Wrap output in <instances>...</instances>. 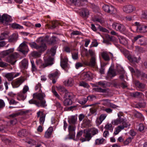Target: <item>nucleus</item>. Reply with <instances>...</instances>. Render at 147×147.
<instances>
[{
	"instance_id": "obj_5",
	"label": "nucleus",
	"mask_w": 147,
	"mask_h": 147,
	"mask_svg": "<svg viewBox=\"0 0 147 147\" xmlns=\"http://www.w3.org/2000/svg\"><path fill=\"white\" fill-rule=\"evenodd\" d=\"M135 25L137 27V31L141 33L147 32V26L140 24L139 22H136L135 23Z\"/></svg>"
},
{
	"instance_id": "obj_21",
	"label": "nucleus",
	"mask_w": 147,
	"mask_h": 147,
	"mask_svg": "<svg viewBox=\"0 0 147 147\" xmlns=\"http://www.w3.org/2000/svg\"><path fill=\"white\" fill-rule=\"evenodd\" d=\"M47 49V47L46 44L44 43H42L40 45H38L37 50L39 53H41L44 52Z\"/></svg>"
},
{
	"instance_id": "obj_34",
	"label": "nucleus",
	"mask_w": 147,
	"mask_h": 147,
	"mask_svg": "<svg viewBox=\"0 0 147 147\" xmlns=\"http://www.w3.org/2000/svg\"><path fill=\"white\" fill-rule=\"evenodd\" d=\"M25 113V112L24 111H20L17 113H13L10 115V117H16L17 116L22 115Z\"/></svg>"
},
{
	"instance_id": "obj_52",
	"label": "nucleus",
	"mask_w": 147,
	"mask_h": 147,
	"mask_svg": "<svg viewBox=\"0 0 147 147\" xmlns=\"http://www.w3.org/2000/svg\"><path fill=\"white\" fill-rule=\"evenodd\" d=\"M31 63L32 70V71H36L37 70V68L35 65L34 62L33 60H31Z\"/></svg>"
},
{
	"instance_id": "obj_38",
	"label": "nucleus",
	"mask_w": 147,
	"mask_h": 147,
	"mask_svg": "<svg viewBox=\"0 0 147 147\" xmlns=\"http://www.w3.org/2000/svg\"><path fill=\"white\" fill-rule=\"evenodd\" d=\"M91 122L89 120L86 119L83 121V124L85 127H89L91 125Z\"/></svg>"
},
{
	"instance_id": "obj_49",
	"label": "nucleus",
	"mask_w": 147,
	"mask_h": 147,
	"mask_svg": "<svg viewBox=\"0 0 147 147\" xmlns=\"http://www.w3.org/2000/svg\"><path fill=\"white\" fill-rule=\"evenodd\" d=\"M110 5H104L102 7L103 9L105 12L108 13L110 8Z\"/></svg>"
},
{
	"instance_id": "obj_18",
	"label": "nucleus",
	"mask_w": 147,
	"mask_h": 147,
	"mask_svg": "<svg viewBox=\"0 0 147 147\" xmlns=\"http://www.w3.org/2000/svg\"><path fill=\"white\" fill-rule=\"evenodd\" d=\"M53 129L52 127H49L45 133L44 137L46 138H49L51 137Z\"/></svg>"
},
{
	"instance_id": "obj_10",
	"label": "nucleus",
	"mask_w": 147,
	"mask_h": 147,
	"mask_svg": "<svg viewBox=\"0 0 147 147\" xmlns=\"http://www.w3.org/2000/svg\"><path fill=\"white\" fill-rule=\"evenodd\" d=\"M38 117H40L39 119V123L40 124L43 125L46 117V115L43 112L40 111H38L37 113Z\"/></svg>"
},
{
	"instance_id": "obj_50",
	"label": "nucleus",
	"mask_w": 147,
	"mask_h": 147,
	"mask_svg": "<svg viewBox=\"0 0 147 147\" xmlns=\"http://www.w3.org/2000/svg\"><path fill=\"white\" fill-rule=\"evenodd\" d=\"M64 50L66 52L70 53L72 51V49L71 47L66 46L64 47Z\"/></svg>"
},
{
	"instance_id": "obj_53",
	"label": "nucleus",
	"mask_w": 147,
	"mask_h": 147,
	"mask_svg": "<svg viewBox=\"0 0 147 147\" xmlns=\"http://www.w3.org/2000/svg\"><path fill=\"white\" fill-rule=\"evenodd\" d=\"M56 48L55 47L52 48L50 50V54L52 56L54 55L56 53Z\"/></svg>"
},
{
	"instance_id": "obj_60",
	"label": "nucleus",
	"mask_w": 147,
	"mask_h": 147,
	"mask_svg": "<svg viewBox=\"0 0 147 147\" xmlns=\"http://www.w3.org/2000/svg\"><path fill=\"white\" fill-rule=\"evenodd\" d=\"M88 52L89 55L92 57H96V56L95 54V52L94 51H93L91 49L89 50H88Z\"/></svg>"
},
{
	"instance_id": "obj_46",
	"label": "nucleus",
	"mask_w": 147,
	"mask_h": 147,
	"mask_svg": "<svg viewBox=\"0 0 147 147\" xmlns=\"http://www.w3.org/2000/svg\"><path fill=\"white\" fill-rule=\"evenodd\" d=\"M26 131L25 129L22 130L18 132V135L19 136L22 137L26 135Z\"/></svg>"
},
{
	"instance_id": "obj_12",
	"label": "nucleus",
	"mask_w": 147,
	"mask_h": 147,
	"mask_svg": "<svg viewBox=\"0 0 147 147\" xmlns=\"http://www.w3.org/2000/svg\"><path fill=\"white\" fill-rule=\"evenodd\" d=\"M74 95H72V94H68L67 97L64 100L63 104L65 106H69L71 105L72 103V101L71 98H73L75 97Z\"/></svg>"
},
{
	"instance_id": "obj_61",
	"label": "nucleus",
	"mask_w": 147,
	"mask_h": 147,
	"mask_svg": "<svg viewBox=\"0 0 147 147\" xmlns=\"http://www.w3.org/2000/svg\"><path fill=\"white\" fill-rule=\"evenodd\" d=\"M55 105L58 108H59L60 109H62L63 108L61 104L58 101H56L55 102Z\"/></svg>"
},
{
	"instance_id": "obj_36",
	"label": "nucleus",
	"mask_w": 147,
	"mask_h": 147,
	"mask_svg": "<svg viewBox=\"0 0 147 147\" xmlns=\"http://www.w3.org/2000/svg\"><path fill=\"white\" fill-rule=\"evenodd\" d=\"M70 1L72 3L75 5H80V1L87 2V0H70Z\"/></svg>"
},
{
	"instance_id": "obj_31",
	"label": "nucleus",
	"mask_w": 147,
	"mask_h": 147,
	"mask_svg": "<svg viewBox=\"0 0 147 147\" xmlns=\"http://www.w3.org/2000/svg\"><path fill=\"white\" fill-rule=\"evenodd\" d=\"M108 76L111 77H113L116 75V71L114 69L110 68L108 72Z\"/></svg>"
},
{
	"instance_id": "obj_54",
	"label": "nucleus",
	"mask_w": 147,
	"mask_h": 147,
	"mask_svg": "<svg viewBox=\"0 0 147 147\" xmlns=\"http://www.w3.org/2000/svg\"><path fill=\"white\" fill-rule=\"evenodd\" d=\"M51 24H52L51 28H54L58 24V22L57 21H54L51 22Z\"/></svg>"
},
{
	"instance_id": "obj_40",
	"label": "nucleus",
	"mask_w": 147,
	"mask_h": 147,
	"mask_svg": "<svg viewBox=\"0 0 147 147\" xmlns=\"http://www.w3.org/2000/svg\"><path fill=\"white\" fill-rule=\"evenodd\" d=\"M88 130L91 133V134L92 136H94L97 134L98 132V130L95 128L89 129H88Z\"/></svg>"
},
{
	"instance_id": "obj_28",
	"label": "nucleus",
	"mask_w": 147,
	"mask_h": 147,
	"mask_svg": "<svg viewBox=\"0 0 147 147\" xmlns=\"http://www.w3.org/2000/svg\"><path fill=\"white\" fill-rule=\"evenodd\" d=\"M108 13L112 14H116L118 13V11L113 6L110 5Z\"/></svg>"
},
{
	"instance_id": "obj_51",
	"label": "nucleus",
	"mask_w": 147,
	"mask_h": 147,
	"mask_svg": "<svg viewBox=\"0 0 147 147\" xmlns=\"http://www.w3.org/2000/svg\"><path fill=\"white\" fill-rule=\"evenodd\" d=\"M133 137H129L128 138L125 140L123 143L125 145H127L129 143L131 142L132 139H133Z\"/></svg>"
},
{
	"instance_id": "obj_47",
	"label": "nucleus",
	"mask_w": 147,
	"mask_h": 147,
	"mask_svg": "<svg viewBox=\"0 0 147 147\" xmlns=\"http://www.w3.org/2000/svg\"><path fill=\"white\" fill-rule=\"evenodd\" d=\"M132 95L135 97H142L143 96V94L141 92H136L133 93Z\"/></svg>"
},
{
	"instance_id": "obj_23",
	"label": "nucleus",
	"mask_w": 147,
	"mask_h": 147,
	"mask_svg": "<svg viewBox=\"0 0 147 147\" xmlns=\"http://www.w3.org/2000/svg\"><path fill=\"white\" fill-rule=\"evenodd\" d=\"M77 118L74 116H71L68 118V121L70 124L74 125L76 123Z\"/></svg>"
},
{
	"instance_id": "obj_24",
	"label": "nucleus",
	"mask_w": 147,
	"mask_h": 147,
	"mask_svg": "<svg viewBox=\"0 0 147 147\" xmlns=\"http://www.w3.org/2000/svg\"><path fill=\"white\" fill-rule=\"evenodd\" d=\"M73 79L71 78H69L67 80L64 82V84L67 86H72L74 84Z\"/></svg>"
},
{
	"instance_id": "obj_35",
	"label": "nucleus",
	"mask_w": 147,
	"mask_h": 147,
	"mask_svg": "<svg viewBox=\"0 0 147 147\" xmlns=\"http://www.w3.org/2000/svg\"><path fill=\"white\" fill-rule=\"evenodd\" d=\"M102 104L104 105L109 107L110 100L108 99H103L101 101Z\"/></svg>"
},
{
	"instance_id": "obj_32",
	"label": "nucleus",
	"mask_w": 147,
	"mask_h": 147,
	"mask_svg": "<svg viewBox=\"0 0 147 147\" xmlns=\"http://www.w3.org/2000/svg\"><path fill=\"white\" fill-rule=\"evenodd\" d=\"M5 77L9 81H11L14 78V73H8L6 74Z\"/></svg>"
},
{
	"instance_id": "obj_43",
	"label": "nucleus",
	"mask_w": 147,
	"mask_h": 147,
	"mask_svg": "<svg viewBox=\"0 0 147 147\" xmlns=\"http://www.w3.org/2000/svg\"><path fill=\"white\" fill-rule=\"evenodd\" d=\"M11 26L13 28L20 29L23 28L22 26L16 23H13L11 24Z\"/></svg>"
},
{
	"instance_id": "obj_7",
	"label": "nucleus",
	"mask_w": 147,
	"mask_h": 147,
	"mask_svg": "<svg viewBox=\"0 0 147 147\" xmlns=\"http://www.w3.org/2000/svg\"><path fill=\"white\" fill-rule=\"evenodd\" d=\"M12 20L11 17L7 14H3L1 17V19H0V22L6 25H8Z\"/></svg>"
},
{
	"instance_id": "obj_64",
	"label": "nucleus",
	"mask_w": 147,
	"mask_h": 147,
	"mask_svg": "<svg viewBox=\"0 0 147 147\" xmlns=\"http://www.w3.org/2000/svg\"><path fill=\"white\" fill-rule=\"evenodd\" d=\"M142 17L144 18H147V11L143 12L142 15Z\"/></svg>"
},
{
	"instance_id": "obj_39",
	"label": "nucleus",
	"mask_w": 147,
	"mask_h": 147,
	"mask_svg": "<svg viewBox=\"0 0 147 147\" xmlns=\"http://www.w3.org/2000/svg\"><path fill=\"white\" fill-rule=\"evenodd\" d=\"M82 16L84 17H88L89 14V11L87 9H83L82 12Z\"/></svg>"
},
{
	"instance_id": "obj_56",
	"label": "nucleus",
	"mask_w": 147,
	"mask_h": 147,
	"mask_svg": "<svg viewBox=\"0 0 147 147\" xmlns=\"http://www.w3.org/2000/svg\"><path fill=\"white\" fill-rule=\"evenodd\" d=\"M7 63L4 62L0 58V67H6L7 66Z\"/></svg>"
},
{
	"instance_id": "obj_30",
	"label": "nucleus",
	"mask_w": 147,
	"mask_h": 147,
	"mask_svg": "<svg viewBox=\"0 0 147 147\" xmlns=\"http://www.w3.org/2000/svg\"><path fill=\"white\" fill-rule=\"evenodd\" d=\"M47 105L46 104V102L45 100L43 99L40 100V102H38L37 103V106L38 107H46Z\"/></svg>"
},
{
	"instance_id": "obj_2",
	"label": "nucleus",
	"mask_w": 147,
	"mask_h": 147,
	"mask_svg": "<svg viewBox=\"0 0 147 147\" xmlns=\"http://www.w3.org/2000/svg\"><path fill=\"white\" fill-rule=\"evenodd\" d=\"M14 51V48H11L7 50L4 51L2 52V54L3 55L6 56L9 55H10L6 59V61L8 62L11 63V64L14 65L16 61V59L18 57V54L15 52L12 54Z\"/></svg>"
},
{
	"instance_id": "obj_19",
	"label": "nucleus",
	"mask_w": 147,
	"mask_h": 147,
	"mask_svg": "<svg viewBox=\"0 0 147 147\" xmlns=\"http://www.w3.org/2000/svg\"><path fill=\"white\" fill-rule=\"evenodd\" d=\"M106 117L107 115L105 114H101L98 118H97L96 121L97 125H98L100 124Z\"/></svg>"
},
{
	"instance_id": "obj_45",
	"label": "nucleus",
	"mask_w": 147,
	"mask_h": 147,
	"mask_svg": "<svg viewBox=\"0 0 147 147\" xmlns=\"http://www.w3.org/2000/svg\"><path fill=\"white\" fill-rule=\"evenodd\" d=\"M57 90L60 92L63 93L66 92V89L63 86H59L57 87Z\"/></svg>"
},
{
	"instance_id": "obj_27",
	"label": "nucleus",
	"mask_w": 147,
	"mask_h": 147,
	"mask_svg": "<svg viewBox=\"0 0 147 147\" xmlns=\"http://www.w3.org/2000/svg\"><path fill=\"white\" fill-rule=\"evenodd\" d=\"M120 42L124 45H126L127 44V40L123 37L121 36H118Z\"/></svg>"
},
{
	"instance_id": "obj_62",
	"label": "nucleus",
	"mask_w": 147,
	"mask_h": 147,
	"mask_svg": "<svg viewBox=\"0 0 147 147\" xmlns=\"http://www.w3.org/2000/svg\"><path fill=\"white\" fill-rule=\"evenodd\" d=\"M40 53L36 51H34L32 53V55L33 56L36 57H39L40 56Z\"/></svg>"
},
{
	"instance_id": "obj_48",
	"label": "nucleus",
	"mask_w": 147,
	"mask_h": 147,
	"mask_svg": "<svg viewBox=\"0 0 147 147\" xmlns=\"http://www.w3.org/2000/svg\"><path fill=\"white\" fill-rule=\"evenodd\" d=\"M146 105L145 102L143 101L137 104L138 106L137 107L138 108H144L145 107Z\"/></svg>"
},
{
	"instance_id": "obj_26",
	"label": "nucleus",
	"mask_w": 147,
	"mask_h": 147,
	"mask_svg": "<svg viewBox=\"0 0 147 147\" xmlns=\"http://www.w3.org/2000/svg\"><path fill=\"white\" fill-rule=\"evenodd\" d=\"M94 90L96 92H100L108 93L109 92V90L108 89H102L98 87H96L95 88Z\"/></svg>"
},
{
	"instance_id": "obj_41",
	"label": "nucleus",
	"mask_w": 147,
	"mask_h": 147,
	"mask_svg": "<svg viewBox=\"0 0 147 147\" xmlns=\"http://www.w3.org/2000/svg\"><path fill=\"white\" fill-rule=\"evenodd\" d=\"M105 128L106 129L109 130L110 132H112L113 127L111 124L107 123L105 125Z\"/></svg>"
},
{
	"instance_id": "obj_33",
	"label": "nucleus",
	"mask_w": 147,
	"mask_h": 147,
	"mask_svg": "<svg viewBox=\"0 0 147 147\" xmlns=\"http://www.w3.org/2000/svg\"><path fill=\"white\" fill-rule=\"evenodd\" d=\"M138 43L141 45H146L147 44V38L142 37L139 39Z\"/></svg>"
},
{
	"instance_id": "obj_44",
	"label": "nucleus",
	"mask_w": 147,
	"mask_h": 147,
	"mask_svg": "<svg viewBox=\"0 0 147 147\" xmlns=\"http://www.w3.org/2000/svg\"><path fill=\"white\" fill-rule=\"evenodd\" d=\"M58 72L56 71L53 73L49 74V77L51 79H52L56 78L58 76Z\"/></svg>"
},
{
	"instance_id": "obj_63",
	"label": "nucleus",
	"mask_w": 147,
	"mask_h": 147,
	"mask_svg": "<svg viewBox=\"0 0 147 147\" xmlns=\"http://www.w3.org/2000/svg\"><path fill=\"white\" fill-rule=\"evenodd\" d=\"M98 84L103 87H106V84L105 82L100 81L98 82Z\"/></svg>"
},
{
	"instance_id": "obj_11",
	"label": "nucleus",
	"mask_w": 147,
	"mask_h": 147,
	"mask_svg": "<svg viewBox=\"0 0 147 147\" xmlns=\"http://www.w3.org/2000/svg\"><path fill=\"white\" fill-rule=\"evenodd\" d=\"M122 9L124 12L126 13H129L134 11L135 8L132 5H127L124 6Z\"/></svg>"
},
{
	"instance_id": "obj_25",
	"label": "nucleus",
	"mask_w": 147,
	"mask_h": 147,
	"mask_svg": "<svg viewBox=\"0 0 147 147\" xmlns=\"http://www.w3.org/2000/svg\"><path fill=\"white\" fill-rule=\"evenodd\" d=\"M135 85L142 91L144 90V89L145 88V85L144 84L140 83L138 81H136L135 82Z\"/></svg>"
},
{
	"instance_id": "obj_37",
	"label": "nucleus",
	"mask_w": 147,
	"mask_h": 147,
	"mask_svg": "<svg viewBox=\"0 0 147 147\" xmlns=\"http://www.w3.org/2000/svg\"><path fill=\"white\" fill-rule=\"evenodd\" d=\"M96 63V57H91L90 61L89 63L90 65L92 66H94Z\"/></svg>"
},
{
	"instance_id": "obj_4",
	"label": "nucleus",
	"mask_w": 147,
	"mask_h": 147,
	"mask_svg": "<svg viewBox=\"0 0 147 147\" xmlns=\"http://www.w3.org/2000/svg\"><path fill=\"white\" fill-rule=\"evenodd\" d=\"M112 26L114 29L121 32L125 31L126 29L124 25L118 23H113L112 24Z\"/></svg>"
},
{
	"instance_id": "obj_20",
	"label": "nucleus",
	"mask_w": 147,
	"mask_h": 147,
	"mask_svg": "<svg viewBox=\"0 0 147 147\" xmlns=\"http://www.w3.org/2000/svg\"><path fill=\"white\" fill-rule=\"evenodd\" d=\"M33 96L34 98H36L39 100H41L43 99L45 97V95L44 93L42 92L39 93H36L33 94Z\"/></svg>"
},
{
	"instance_id": "obj_1",
	"label": "nucleus",
	"mask_w": 147,
	"mask_h": 147,
	"mask_svg": "<svg viewBox=\"0 0 147 147\" xmlns=\"http://www.w3.org/2000/svg\"><path fill=\"white\" fill-rule=\"evenodd\" d=\"M111 123L114 125H117L122 124V125H119L115 128L114 132V134L115 135H117L125 127H127L130 125V124L124 118H117L116 119L113 120Z\"/></svg>"
},
{
	"instance_id": "obj_22",
	"label": "nucleus",
	"mask_w": 147,
	"mask_h": 147,
	"mask_svg": "<svg viewBox=\"0 0 147 147\" xmlns=\"http://www.w3.org/2000/svg\"><path fill=\"white\" fill-rule=\"evenodd\" d=\"M105 143L106 140L102 138H100L95 140L94 144L95 145H100Z\"/></svg>"
},
{
	"instance_id": "obj_16",
	"label": "nucleus",
	"mask_w": 147,
	"mask_h": 147,
	"mask_svg": "<svg viewBox=\"0 0 147 147\" xmlns=\"http://www.w3.org/2000/svg\"><path fill=\"white\" fill-rule=\"evenodd\" d=\"M76 129L75 126L74 125H69L68 127L69 135L71 138H73L75 136V130Z\"/></svg>"
},
{
	"instance_id": "obj_29",
	"label": "nucleus",
	"mask_w": 147,
	"mask_h": 147,
	"mask_svg": "<svg viewBox=\"0 0 147 147\" xmlns=\"http://www.w3.org/2000/svg\"><path fill=\"white\" fill-rule=\"evenodd\" d=\"M23 92H20L18 94V99L19 100H24L25 99L26 96Z\"/></svg>"
},
{
	"instance_id": "obj_42",
	"label": "nucleus",
	"mask_w": 147,
	"mask_h": 147,
	"mask_svg": "<svg viewBox=\"0 0 147 147\" xmlns=\"http://www.w3.org/2000/svg\"><path fill=\"white\" fill-rule=\"evenodd\" d=\"M22 66L23 68H25L28 66V61L26 59H23L21 62Z\"/></svg>"
},
{
	"instance_id": "obj_55",
	"label": "nucleus",
	"mask_w": 147,
	"mask_h": 147,
	"mask_svg": "<svg viewBox=\"0 0 147 147\" xmlns=\"http://www.w3.org/2000/svg\"><path fill=\"white\" fill-rule=\"evenodd\" d=\"M29 45L30 47L32 48H34L37 49V48L38 45L34 42H32L29 43Z\"/></svg>"
},
{
	"instance_id": "obj_58",
	"label": "nucleus",
	"mask_w": 147,
	"mask_h": 147,
	"mask_svg": "<svg viewBox=\"0 0 147 147\" xmlns=\"http://www.w3.org/2000/svg\"><path fill=\"white\" fill-rule=\"evenodd\" d=\"M17 36L16 35H15V37H14V35H13L9 39V41L10 42H12L16 41L17 40Z\"/></svg>"
},
{
	"instance_id": "obj_15",
	"label": "nucleus",
	"mask_w": 147,
	"mask_h": 147,
	"mask_svg": "<svg viewBox=\"0 0 147 147\" xmlns=\"http://www.w3.org/2000/svg\"><path fill=\"white\" fill-rule=\"evenodd\" d=\"M24 80L23 78H19L12 83V86L13 88H16L19 87L24 82Z\"/></svg>"
},
{
	"instance_id": "obj_59",
	"label": "nucleus",
	"mask_w": 147,
	"mask_h": 147,
	"mask_svg": "<svg viewBox=\"0 0 147 147\" xmlns=\"http://www.w3.org/2000/svg\"><path fill=\"white\" fill-rule=\"evenodd\" d=\"M87 98H83L82 100H80L78 101L79 103L81 104H85L87 101Z\"/></svg>"
},
{
	"instance_id": "obj_57",
	"label": "nucleus",
	"mask_w": 147,
	"mask_h": 147,
	"mask_svg": "<svg viewBox=\"0 0 147 147\" xmlns=\"http://www.w3.org/2000/svg\"><path fill=\"white\" fill-rule=\"evenodd\" d=\"M5 104L3 100L0 99V109H2L5 106Z\"/></svg>"
},
{
	"instance_id": "obj_17",
	"label": "nucleus",
	"mask_w": 147,
	"mask_h": 147,
	"mask_svg": "<svg viewBox=\"0 0 147 147\" xmlns=\"http://www.w3.org/2000/svg\"><path fill=\"white\" fill-rule=\"evenodd\" d=\"M109 54L111 55L112 57H113V55L112 53L110 52L108 53L105 51H103L101 53V55L104 60L106 61H109L110 60Z\"/></svg>"
},
{
	"instance_id": "obj_13",
	"label": "nucleus",
	"mask_w": 147,
	"mask_h": 147,
	"mask_svg": "<svg viewBox=\"0 0 147 147\" xmlns=\"http://www.w3.org/2000/svg\"><path fill=\"white\" fill-rule=\"evenodd\" d=\"M81 78L84 80H90L92 79V75L90 72H84L82 74Z\"/></svg>"
},
{
	"instance_id": "obj_3",
	"label": "nucleus",
	"mask_w": 147,
	"mask_h": 147,
	"mask_svg": "<svg viewBox=\"0 0 147 147\" xmlns=\"http://www.w3.org/2000/svg\"><path fill=\"white\" fill-rule=\"evenodd\" d=\"M53 59L51 57H49L47 60H45L44 63H42V61L40 59H37L36 61V64L39 66L40 68H43L49 65L52 64V63Z\"/></svg>"
},
{
	"instance_id": "obj_8",
	"label": "nucleus",
	"mask_w": 147,
	"mask_h": 147,
	"mask_svg": "<svg viewBox=\"0 0 147 147\" xmlns=\"http://www.w3.org/2000/svg\"><path fill=\"white\" fill-rule=\"evenodd\" d=\"M84 135L85 138H83L81 139L80 140L82 142L87 141H89L92 137L91 133L89 131L88 129H86L84 130Z\"/></svg>"
},
{
	"instance_id": "obj_6",
	"label": "nucleus",
	"mask_w": 147,
	"mask_h": 147,
	"mask_svg": "<svg viewBox=\"0 0 147 147\" xmlns=\"http://www.w3.org/2000/svg\"><path fill=\"white\" fill-rule=\"evenodd\" d=\"M124 55L125 57H127L130 61L133 63H138L140 59V57H138L137 59L136 57L131 56L129 52L127 51H125Z\"/></svg>"
},
{
	"instance_id": "obj_14",
	"label": "nucleus",
	"mask_w": 147,
	"mask_h": 147,
	"mask_svg": "<svg viewBox=\"0 0 147 147\" xmlns=\"http://www.w3.org/2000/svg\"><path fill=\"white\" fill-rule=\"evenodd\" d=\"M61 58V66L63 68L67 67V65L68 59L66 57H63L62 55L60 56Z\"/></svg>"
},
{
	"instance_id": "obj_9",
	"label": "nucleus",
	"mask_w": 147,
	"mask_h": 147,
	"mask_svg": "<svg viewBox=\"0 0 147 147\" xmlns=\"http://www.w3.org/2000/svg\"><path fill=\"white\" fill-rule=\"evenodd\" d=\"M19 50L24 54L28 52L29 49L25 42H24L20 45L19 47Z\"/></svg>"
}]
</instances>
